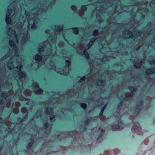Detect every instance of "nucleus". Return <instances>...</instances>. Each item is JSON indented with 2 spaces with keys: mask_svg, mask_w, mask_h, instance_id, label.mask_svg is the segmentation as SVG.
Listing matches in <instances>:
<instances>
[{
  "mask_svg": "<svg viewBox=\"0 0 155 155\" xmlns=\"http://www.w3.org/2000/svg\"><path fill=\"white\" fill-rule=\"evenodd\" d=\"M97 21L100 22V23H101V22L102 21H101V20H99V19H98V16H97Z\"/></svg>",
  "mask_w": 155,
  "mask_h": 155,
  "instance_id": "nucleus-48",
  "label": "nucleus"
},
{
  "mask_svg": "<svg viewBox=\"0 0 155 155\" xmlns=\"http://www.w3.org/2000/svg\"><path fill=\"white\" fill-rule=\"evenodd\" d=\"M64 45V43L62 42H60L58 44V46L59 47H61L63 46Z\"/></svg>",
  "mask_w": 155,
  "mask_h": 155,
  "instance_id": "nucleus-43",
  "label": "nucleus"
},
{
  "mask_svg": "<svg viewBox=\"0 0 155 155\" xmlns=\"http://www.w3.org/2000/svg\"><path fill=\"white\" fill-rule=\"evenodd\" d=\"M143 102L141 100L139 101L137 103L136 108L134 111L135 113L136 114L139 112L143 107Z\"/></svg>",
  "mask_w": 155,
  "mask_h": 155,
  "instance_id": "nucleus-8",
  "label": "nucleus"
},
{
  "mask_svg": "<svg viewBox=\"0 0 155 155\" xmlns=\"http://www.w3.org/2000/svg\"><path fill=\"white\" fill-rule=\"evenodd\" d=\"M78 52L80 54H82L83 55H84L87 59H88L89 58V55L87 51L84 50L83 54L82 52H81V53L79 52Z\"/></svg>",
  "mask_w": 155,
  "mask_h": 155,
  "instance_id": "nucleus-17",
  "label": "nucleus"
},
{
  "mask_svg": "<svg viewBox=\"0 0 155 155\" xmlns=\"http://www.w3.org/2000/svg\"><path fill=\"white\" fill-rule=\"evenodd\" d=\"M54 65V64L53 62H51L50 65L48 66V68L49 69L51 68L55 70L57 73L63 74L64 75H66L69 73L68 71H65L61 69L56 68Z\"/></svg>",
  "mask_w": 155,
  "mask_h": 155,
  "instance_id": "nucleus-4",
  "label": "nucleus"
},
{
  "mask_svg": "<svg viewBox=\"0 0 155 155\" xmlns=\"http://www.w3.org/2000/svg\"><path fill=\"white\" fill-rule=\"evenodd\" d=\"M91 120H92V119H88L84 123V124L85 125H87L88 124V123H89V122H90L91 121Z\"/></svg>",
  "mask_w": 155,
  "mask_h": 155,
  "instance_id": "nucleus-39",
  "label": "nucleus"
},
{
  "mask_svg": "<svg viewBox=\"0 0 155 155\" xmlns=\"http://www.w3.org/2000/svg\"><path fill=\"white\" fill-rule=\"evenodd\" d=\"M140 126L139 124L138 123H136L134 124L133 127L132 131L133 133H135V132L137 130H138V129L140 128Z\"/></svg>",
  "mask_w": 155,
  "mask_h": 155,
  "instance_id": "nucleus-11",
  "label": "nucleus"
},
{
  "mask_svg": "<svg viewBox=\"0 0 155 155\" xmlns=\"http://www.w3.org/2000/svg\"><path fill=\"white\" fill-rule=\"evenodd\" d=\"M6 87L9 89H12V86L11 83L9 84V85H6Z\"/></svg>",
  "mask_w": 155,
  "mask_h": 155,
  "instance_id": "nucleus-42",
  "label": "nucleus"
},
{
  "mask_svg": "<svg viewBox=\"0 0 155 155\" xmlns=\"http://www.w3.org/2000/svg\"><path fill=\"white\" fill-rule=\"evenodd\" d=\"M122 104V103H120V104H118V107H119Z\"/></svg>",
  "mask_w": 155,
  "mask_h": 155,
  "instance_id": "nucleus-50",
  "label": "nucleus"
},
{
  "mask_svg": "<svg viewBox=\"0 0 155 155\" xmlns=\"http://www.w3.org/2000/svg\"><path fill=\"white\" fill-rule=\"evenodd\" d=\"M96 40V38H93L89 42L88 45H87L86 46H84V48L86 49H89L90 48L91 46L93 44V43L95 42Z\"/></svg>",
  "mask_w": 155,
  "mask_h": 155,
  "instance_id": "nucleus-12",
  "label": "nucleus"
},
{
  "mask_svg": "<svg viewBox=\"0 0 155 155\" xmlns=\"http://www.w3.org/2000/svg\"><path fill=\"white\" fill-rule=\"evenodd\" d=\"M66 67H68L69 65L71 64V63L70 62V61L68 60H67L66 61Z\"/></svg>",
  "mask_w": 155,
  "mask_h": 155,
  "instance_id": "nucleus-41",
  "label": "nucleus"
},
{
  "mask_svg": "<svg viewBox=\"0 0 155 155\" xmlns=\"http://www.w3.org/2000/svg\"><path fill=\"white\" fill-rule=\"evenodd\" d=\"M89 64H90V66L91 67V63H89Z\"/></svg>",
  "mask_w": 155,
  "mask_h": 155,
  "instance_id": "nucleus-57",
  "label": "nucleus"
},
{
  "mask_svg": "<svg viewBox=\"0 0 155 155\" xmlns=\"http://www.w3.org/2000/svg\"><path fill=\"white\" fill-rule=\"evenodd\" d=\"M118 124L113 125L112 126V129L113 130H117L122 129L124 127V124L121 123L120 120H118Z\"/></svg>",
  "mask_w": 155,
  "mask_h": 155,
  "instance_id": "nucleus-6",
  "label": "nucleus"
},
{
  "mask_svg": "<svg viewBox=\"0 0 155 155\" xmlns=\"http://www.w3.org/2000/svg\"><path fill=\"white\" fill-rule=\"evenodd\" d=\"M25 120V119H23V120Z\"/></svg>",
  "mask_w": 155,
  "mask_h": 155,
  "instance_id": "nucleus-62",
  "label": "nucleus"
},
{
  "mask_svg": "<svg viewBox=\"0 0 155 155\" xmlns=\"http://www.w3.org/2000/svg\"><path fill=\"white\" fill-rule=\"evenodd\" d=\"M49 39L50 40V42L48 41V40L47 41H45L44 43H40L38 48V51L39 52L41 53L43 51L44 49L45 48L48 47L49 50H48L46 53L47 54L46 55V56H49L51 53V47L50 43L51 42L53 43H55L56 42V39L54 38V37L53 38L52 36L50 37Z\"/></svg>",
  "mask_w": 155,
  "mask_h": 155,
  "instance_id": "nucleus-2",
  "label": "nucleus"
},
{
  "mask_svg": "<svg viewBox=\"0 0 155 155\" xmlns=\"http://www.w3.org/2000/svg\"><path fill=\"white\" fill-rule=\"evenodd\" d=\"M36 114H39V115H40V113L39 112H38V111H37V112H36Z\"/></svg>",
  "mask_w": 155,
  "mask_h": 155,
  "instance_id": "nucleus-52",
  "label": "nucleus"
},
{
  "mask_svg": "<svg viewBox=\"0 0 155 155\" xmlns=\"http://www.w3.org/2000/svg\"><path fill=\"white\" fill-rule=\"evenodd\" d=\"M26 116H27V114H26Z\"/></svg>",
  "mask_w": 155,
  "mask_h": 155,
  "instance_id": "nucleus-63",
  "label": "nucleus"
},
{
  "mask_svg": "<svg viewBox=\"0 0 155 155\" xmlns=\"http://www.w3.org/2000/svg\"><path fill=\"white\" fill-rule=\"evenodd\" d=\"M140 47H138V48H136V50H139V49H140Z\"/></svg>",
  "mask_w": 155,
  "mask_h": 155,
  "instance_id": "nucleus-51",
  "label": "nucleus"
},
{
  "mask_svg": "<svg viewBox=\"0 0 155 155\" xmlns=\"http://www.w3.org/2000/svg\"><path fill=\"white\" fill-rule=\"evenodd\" d=\"M151 25L150 23H149L147 24V27L149 28V29L146 31V33H147L148 34H151V33L150 32V31L151 30V29L150 28V27L151 26H150V25Z\"/></svg>",
  "mask_w": 155,
  "mask_h": 155,
  "instance_id": "nucleus-29",
  "label": "nucleus"
},
{
  "mask_svg": "<svg viewBox=\"0 0 155 155\" xmlns=\"http://www.w3.org/2000/svg\"><path fill=\"white\" fill-rule=\"evenodd\" d=\"M143 35L141 31L137 30H135L134 32L132 34V32L127 29L124 30L123 37L125 38L131 37L133 39L138 37L139 36H141Z\"/></svg>",
  "mask_w": 155,
  "mask_h": 155,
  "instance_id": "nucleus-3",
  "label": "nucleus"
},
{
  "mask_svg": "<svg viewBox=\"0 0 155 155\" xmlns=\"http://www.w3.org/2000/svg\"><path fill=\"white\" fill-rule=\"evenodd\" d=\"M3 121V120L2 119H0V122H1Z\"/></svg>",
  "mask_w": 155,
  "mask_h": 155,
  "instance_id": "nucleus-53",
  "label": "nucleus"
},
{
  "mask_svg": "<svg viewBox=\"0 0 155 155\" xmlns=\"http://www.w3.org/2000/svg\"><path fill=\"white\" fill-rule=\"evenodd\" d=\"M128 88L130 91L131 93H127L125 94V97L127 100L131 99L134 96V92H135L136 90V88L134 87H129Z\"/></svg>",
  "mask_w": 155,
  "mask_h": 155,
  "instance_id": "nucleus-5",
  "label": "nucleus"
},
{
  "mask_svg": "<svg viewBox=\"0 0 155 155\" xmlns=\"http://www.w3.org/2000/svg\"><path fill=\"white\" fill-rule=\"evenodd\" d=\"M110 79H112V78L111 77H110Z\"/></svg>",
  "mask_w": 155,
  "mask_h": 155,
  "instance_id": "nucleus-59",
  "label": "nucleus"
},
{
  "mask_svg": "<svg viewBox=\"0 0 155 155\" xmlns=\"http://www.w3.org/2000/svg\"><path fill=\"white\" fill-rule=\"evenodd\" d=\"M119 53L121 55H126L127 54V52H125L124 53H121V52H119Z\"/></svg>",
  "mask_w": 155,
  "mask_h": 155,
  "instance_id": "nucleus-45",
  "label": "nucleus"
},
{
  "mask_svg": "<svg viewBox=\"0 0 155 155\" xmlns=\"http://www.w3.org/2000/svg\"><path fill=\"white\" fill-rule=\"evenodd\" d=\"M32 87L33 89H36L39 87V85L37 83L34 82L32 84Z\"/></svg>",
  "mask_w": 155,
  "mask_h": 155,
  "instance_id": "nucleus-24",
  "label": "nucleus"
},
{
  "mask_svg": "<svg viewBox=\"0 0 155 155\" xmlns=\"http://www.w3.org/2000/svg\"><path fill=\"white\" fill-rule=\"evenodd\" d=\"M99 129L101 131V134L102 135L104 133V130L101 128H99Z\"/></svg>",
  "mask_w": 155,
  "mask_h": 155,
  "instance_id": "nucleus-44",
  "label": "nucleus"
},
{
  "mask_svg": "<svg viewBox=\"0 0 155 155\" xmlns=\"http://www.w3.org/2000/svg\"><path fill=\"white\" fill-rule=\"evenodd\" d=\"M44 127L45 128V129H46L48 127V124H47V123H46L45 125V126H44Z\"/></svg>",
  "mask_w": 155,
  "mask_h": 155,
  "instance_id": "nucleus-46",
  "label": "nucleus"
},
{
  "mask_svg": "<svg viewBox=\"0 0 155 155\" xmlns=\"http://www.w3.org/2000/svg\"><path fill=\"white\" fill-rule=\"evenodd\" d=\"M35 59L37 61H40L42 59V57L39 54H37L35 57Z\"/></svg>",
  "mask_w": 155,
  "mask_h": 155,
  "instance_id": "nucleus-19",
  "label": "nucleus"
},
{
  "mask_svg": "<svg viewBox=\"0 0 155 155\" xmlns=\"http://www.w3.org/2000/svg\"><path fill=\"white\" fill-rule=\"evenodd\" d=\"M149 61L151 64H155V59L153 57H151L149 59Z\"/></svg>",
  "mask_w": 155,
  "mask_h": 155,
  "instance_id": "nucleus-23",
  "label": "nucleus"
},
{
  "mask_svg": "<svg viewBox=\"0 0 155 155\" xmlns=\"http://www.w3.org/2000/svg\"><path fill=\"white\" fill-rule=\"evenodd\" d=\"M119 14V13H114L112 16V17L111 18V17H110V18L107 20V21L108 22H109V23H110V20L112 18H115L116 17L117 15H118Z\"/></svg>",
  "mask_w": 155,
  "mask_h": 155,
  "instance_id": "nucleus-27",
  "label": "nucleus"
},
{
  "mask_svg": "<svg viewBox=\"0 0 155 155\" xmlns=\"http://www.w3.org/2000/svg\"><path fill=\"white\" fill-rule=\"evenodd\" d=\"M155 30V29H153V30H152V31H154Z\"/></svg>",
  "mask_w": 155,
  "mask_h": 155,
  "instance_id": "nucleus-60",
  "label": "nucleus"
},
{
  "mask_svg": "<svg viewBox=\"0 0 155 155\" xmlns=\"http://www.w3.org/2000/svg\"><path fill=\"white\" fill-rule=\"evenodd\" d=\"M56 0H54V1H53V2H51V5H54V3H55V1Z\"/></svg>",
  "mask_w": 155,
  "mask_h": 155,
  "instance_id": "nucleus-47",
  "label": "nucleus"
},
{
  "mask_svg": "<svg viewBox=\"0 0 155 155\" xmlns=\"http://www.w3.org/2000/svg\"><path fill=\"white\" fill-rule=\"evenodd\" d=\"M24 94L27 96H29L31 94V91L30 90L28 89H27L24 92Z\"/></svg>",
  "mask_w": 155,
  "mask_h": 155,
  "instance_id": "nucleus-26",
  "label": "nucleus"
},
{
  "mask_svg": "<svg viewBox=\"0 0 155 155\" xmlns=\"http://www.w3.org/2000/svg\"><path fill=\"white\" fill-rule=\"evenodd\" d=\"M71 8L72 10L75 12H77L78 10L76 8V6L74 5H72L71 7Z\"/></svg>",
  "mask_w": 155,
  "mask_h": 155,
  "instance_id": "nucleus-33",
  "label": "nucleus"
},
{
  "mask_svg": "<svg viewBox=\"0 0 155 155\" xmlns=\"http://www.w3.org/2000/svg\"><path fill=\"white\" fill-rule=\"evenodd\" d=\"M45 32L47 34H49L50 32V30L48 29L46 30L45 31Z\"/></svg>",
  "mask_w": 155,
  "mask_h": 155,
  "instance_id": "nucleus-49",
  "label": "nucleus"
},
{
  "mask_svg": "<svg viewBox=\"0 0 155 155\" xmlns=\"http://www.w3.org/2000/svg\"><path fill=\"white\" fill-rule=\"evenodd\" d=\"M53 109L50 107H48L46 109L45 111V113L46 114H48L49 115L50 119L51 120H53L55 117V116L54 115H52L51 114L52 113Z\"/></svg>",
  "mask_w": 155,
  "mask_h": 155,
  "instance_id": "nucleus-7",
  "label": "nucleus"
},
{
  "mask_svg": "<svg viewBox=\"0 0 155 155\" xmlns=\"http://www.w3.org/2000/svg\"><path fill=\"white\" fill-rule=\"evenodd\" d=\"M106 105H105L101 109V111L100 113V115H102L103 112L104 110L105 109L106 107Z\"/></svg>",
  "mask_w": 155,
  "mask_h": 155,
  "instance_id": "nucleus-36",
  "label": "nucleus"
},
{
  "mask_svg": "<svg viewBox=\"0 0 155 155\" xmlns=\"http://www.w3.org/2000/svg\"><path fill=\"white\" fill-rule=\"evenodd\" d=\"M1 97H2L3 99H2L0 102V104H2L4 102H5L4 100H6L5 97L7 96V95L6 94L3 93L1 94Z\"/></svg>",
  "mask_w": 155,
  "mask_h": 155,
  "instance_id": "nucleus-14",
  "label": "nucleus"
},
{
  "mask_svg": "<svg viewBox=\"0 0 155 155\" xmlns=\"http://www.w3.org/2000/svg\"><path fill=\"white\" fill-rule=\"evenodd\" d=\"M43 92V91L41 89L39 88L34 91V93L36 94H41Z\"/></svg>",
  "mask_w": 155,
  "mask_h": 155,
  "instance_id": "nucleus-18",
  "label": "nucleus"
},
{
  "mask_svg": "<svg viewBox=\"0 0 155 155\" xmlns=\"http://www.w3.org/2000/svg\"><path fill=\"white\" fill-rule=\"evenodd\" d=\"M63 28V25H62V26H55V28L54 29L55 34H57L58 32L60 33L62 31Z\"/></svg>",
  "mask_w": 155,
  "mask_h": 155,
  "instance_id": "nucleus-13",
  "label": "nucleus"
},
{
  "mask_svg": "<svg viewBox=\"0 0 155 155\" xmlns=\"http://www.w3.org/2000/svg\"><path fill=\"white\" fill-rule=\"evenodd\" d=\"M21 111L23 113H27V109L26 107H23L21 109Z\"/></svg>",
  "mask_w": 155,
  "mask_h": 155,
  "instance_id": "nucleus-35",
  "label": "nucleus"
},
{
  "mask_svg": "<svg viewBox=\"0 0 155 155\" xmlns=\"http://www.w3.org/2000/svg\"><path fill=\"white\" fill-rule=\"evenodd\" d=\"M97 81H96V83L98 85L102 86L104 85V81L99 79H98Z\"/></svg>",
  "mask_w": 155,
  "mask_h": 155,
  "instance_id": "nucleus-20",
  "label": "nucleus"
},
{
  "mask_svg": "<svg viewBox=\"0 0 155 155\" xmlns=\"http://www.w3.org/2000/svg\"><path fill=\"white\" fill-rule=\"evenodd\" d=\"M21 17H22L23 19H24V17H23V16H22L21 15V16H20V18H21Z\"/></svg>",
  "mask_w": 155,
  "mask_h": 155,
  "instance_id": "nucleus-55",
  "label": "nucleus"
},
{
  "mask_svg": "<svg viewBox=\"0 0 155 155\" xmlns=\"http://www.w3.org/2000/svg\"><path fill=\"white\" fill-rule=\"evenodd\" d=\"M87 78L88 81H89L90 79H91V78L87 77V76H83L82 78L80 79V81H79V83L82 82L86 78Z\"/></svg>",
  "mask_w": 155,
  "mask_h": 155,
  "instance_id": "nucleus-21",
  "label": "nucleus"
},
{
  "mask_svg": "<svg viewBox=\"0 0 155 155\" xmlns=\"http://www.w3.org/2000/svg\"><path fill=\"white\" fill-rule=\"evenodd\" d=\"M102 60L103 61H106L108 60V58L107 56H104L102 58Z\"/></svg>",
  "mask_w": 155,
  "mask_h": 155,
  "instance_id": "nucleus-40",
  "label": "nucleus"
},
{
  "mask_svg": "<svg viewBox=\"0 0 155 155\" xmlns=\"http://www.w3.org/2000/svg\"><path fill=\"white\" fill-rule=\"evenodd\" d=\"M70 92H68V94H70Z\"/></svg>",
  "mask_w": 155,
  "mask_h": 155,
  "instance_id": "nucleus-56",
  "label": "nucleus"
},
{
  "mask_svg": "<svg viewBox=\"0 0 155 155\" xmlns=\"http://www.w3.org/2000/svg\"><path fill=\"white\" fill-rule=\"evenodd\" d=\"M34 143V142L33 140H32L31 142L29 143H28V145L27 147V148L28 149H30V148H31V147Z\"/></svg>",
  "mask_w": 155,
  "mask_h": 155,
  "instance_id": "nucleus-30",
  "label": "nucleus"
},
{
  "mask_svg": "<svg viewBox=\"0 0 155 155\" xmlns=\"http://www.w3.org/2000/svg\"><path fill=\"white\" fill-rule=\"evenodd\" d=\"M81 107L83 109H85L87 107V105L85 103H82L81 105Z\"/></svg>",
  "mask_w": 155,
  "mask_h": 155,
  "instance_id": "nucleus-38",
  "label": "nucleus"
},
{
  "mask_svg": "<svg viewBox=\"0 0 155 155\" xmlns=\"http://www.w3.org/2000/svg\"><path fill=\"white\" fill-rule=\"evenodd\" d=\"M6 106L7 107H9L11 105V101L10 100H8L6 101Z\"/></svg>",
  "mask_w": 155,
  "mask_h": 155,
  "instance_id": "nucleus-34",
  "label": "nucleus"
},
{
  "mask_svg": "<svg viewBox=\"0 0 155 155\" xmlns=\"http://www.w3.org/2000/svg\"><path fill=\"white\" fill-rule=\"evenodd\" d=\"M21 89H20L19 88L17 91L15 93V95L16 96H17L18 97H19V96H20V94H21Z\"/></svg>",
  "mask_w": 155,
  "mask_h": 155,
  "instance_id": "nucleus-31",
  "label": "nucleus"
},
{
  "mask_svg": "<svg viewBox=\"0 0 155 155\" xmlns=\"http://www.w3.org/2000/svg\"><path fill=\"white\" fill-rule=\"evenodd\" d=\"M56 97H53V101L52 102H51L50 103L51 104H53L55 103L56 102H57L58 101V99L57 98L58 97V95H55Z\"/></svg>",
  "mask_w": 155,
  "mask_h": 155,
  "instance_id": "nucleus-22",
  "label": "nucleus"
},
{
  "mask_svg": "<svg viewBox=\"0 0 155 155\" xmlns=\"http://www.w3.org/2000/svg\"><path fill=\"white\" fill-rule=\"evenodd\" d=\"M98 43H101V41H98Z\"/></svg>",
  "mask_w": 155,
  "mask_h": 155,
  "instance_id": "nucleus-58",
  "label": "nucleus"
},
{
  "mask_svg": "<svg viewBox=\"0 0 155 155\" xmlns=\"http://www.w3.org/2000/svg\"><path fill=\"white\" fill-rule=\"evenodd\" d=\"M87 10V8L85 5L82 6L81 8V10H79L78 13L79 15L81 16L84 15V11H86Z\"/></svg>",
  "mask_w": 155,
  "mask_h": 155,
  "instance_id": "nucleus-10",
  "label": "nucleus"
},
{
  "mask_svg": "<svg viewBox=\"0 0 155 155\" xmlns=\"http://www.w3.org/2000/svg\"><path fill=\"white\" fill-rule=\"evenodd\" d=\"M134 65L136 68H139L141 65V61H138L135 63Z\"/></svg>",
  "mask_w": 155,
  "mask_h": 155,
  "instance_id": "nucleus-25",
  "label": "nucleus"
},
{
  "mask_svg": "<svg viewBox=\"0 0 155 155\" xmlns=\"http://www.w3.org/2000/svg\"><path fill=\"white\" fill-rule=\"evenodd\" d=\"M80 28H75L72 29V31L75 34H77L78 32H79Z\"/></svg>",
  "mask_w": 155,
  "mask_h": 155,
  "instance_id": "nucleus-28",
  "label": "nucleus"
},
{
  "mask_svg": "<svg viewBox=\"0 0 155 155\" xmlns=\"http://www.w3.org/2000/svg\"><path fill=\"white\" fill-rule=\"evenodd\" d=\"M12 10L8 9L6 13V16L5 19V21L7 24L11 23V18H9V16L12 13Z\"/></svg>",
  "mask_w": 155,
  "mask_h": 155,
  "instance_id": "nucleus-9",
  "label": "nucleus"
},
{
  "mask_svg": "<svg viewBox=\"0 0 155 155\" xmlns=\"http://www.w3.org/2000/svg\"><path fill=\"white\" fill-rule=\"evenodd\" d=\"M155 73V69L152 68L147 70L146 71V73L147 74H151Z\"/></svg>",
  "mask_w": 155,
  "mask_h": 155,
  "instance_id": "nucleus-15",
  "label": "nucleus"
},
{
  "mask_svg": "<svg viewBox=\"0 0 155 155\" xmlns=\"http://www.w3.org/2000/svg\"><path fill=\"white\" fill-rule=\"evenodd\" d=\"M25 99L26 101H29L28 102L26 103V104L27 105H29V107H30V109L31 107L34 106V104L31 101L29 100L28 98H26Z\"/></svg>",
  "mask_w": 155,
  "mask_h": 155,
  "instance_id": "nucleus-16",
  "label": "nucleus"
},
{
  "mask_svg": "<svg viewBox=\"0 0 155 155\" xmlns=\"http://www.w3.org/2000/svg\"><path fill=\"white\" fill-rule=\"evenodd\" d=\"M139 130H137L135 132V133H136L137 134L141 135L142 134V133L141 130V129L140 127L138 129Z\"/></svg>",
  "mask_w": 155,
  "mask_h": 155,
  "instance_id": "nucleus-32",
  "label": "nucleus"
},
{
  "mask_svg": "<svg viewBox=\"0 0 155 155\" xmlns=\"http://www.w3.org/2000/svg\"><path fill=\"white\" fill-rule=\"evenodd\" d=\"M15 14H16V12L14 13V14H13V15H12V16L13 17H14V16H15Z\"/></svg>",
  "mask_w": 155,
  "mask_h": 155,
  "instance_id": "nucleus-54",
  "label": "nucleus"
},
{
  "mask_svg": "<svg viewBox=\"0 0 155 155\" xmlns=\"http://www.w3.org/2000/svg\"><path fill=\"white\" fill-rule=\"evenodd\" d=\"M98 31L97 30H95L93 32V34L94 36L97 35L98 34Z\"/></svg>",
  "mask_w": 155,
  "mask_h": 155,
  "instance_id": "nucleus-37",
  "label": "nucleus"
},
{
  "mask_svg": "<svg viewBox=\"0 0 155 155\" xmlns=\"http://www.w3.org/2000/svg\"><path fill=\"white\" fill-rule=\"evenodd\" d=\"M41 8H36L31 10L29 12V14L26 11L25 12V15L28 19V25L27 23L25 22V24H22L20 22L18 27L20 33L19 35H15V31H14L9 28L7 30V33L10 37L14 38L16 43L18 44L19 42H21V45L25 44L29 38V36L27 32L28 26L31 25V28L32 29L36 28V24L38 21V17H40L41 15L40 13L45 12L47 9L46 8L44 10H41Z\"/></svg>",
  "mask_w": 155,
  "mask_h": 155,
  "instance_id": "nucleus-1",
  "label": "nucleus"
},
{
  "mask_svg": "<svg viewBox=\"0 0 155 155\" xmlns=\"http://www.w3.org/2000/svg\"><path fill=\"white\" fill-rule=\"evenodd\" d=\"M63 36L64 38V35L63 34Z\"/></svg>",
  "mask_w": 155,
  "mask_h": 155,
  "instance_id": "nucleus-61",
  "label": "nucleus"
}]
</instances>
